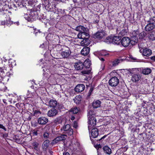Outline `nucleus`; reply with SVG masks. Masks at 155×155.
Returning <instances> with one entry per match:
<instances>
[{
  "mask_svg": "<svg viewBox=\"0 0 155 155\" xmlns=\"http://www.w3.org/2000/svg\"><path fill=\"white\" fill-rule=\"evenodd\" d=\"M85 88V86L84 84H78L75 87L74 90L76 92H81L83 91Z\"/></svg>",
  "mask_w": 155,
  "mask_h": 155,
  "instance_id": "obj_10",
  "label": "nucleus"
},
{
  "mask_svg": "<svg viewBox=\"0 0 155 155\" xmlns=\"http://www.w3.org/2000/svg\"><path fill=\"white\" fill-rule=\"evenodd\" d=\"M49 143L50 141L48 140H45L43 143L42 148L46 150L49 146Z\"/></svg>",
  "mask_w": 155,
  "mask_h": 155,
  "instance_id": "obj_28",
  "label": "nucleus"
},
{
  "mask_svg": "<svg viewBox=\"0 0 155 155\" xmlns=\"http://www.w3.org/2000/svg\"><path fill=\"white\" fill-rule=\"evenodd\" d=\"M57 105V101L55 100H51L49 102V106L51 107H55Z\"/></svg>",
  "mask_w": 155,
  "mask_h": 155,
  "instance_id": "obj_30",
  "label": "nucleus"
},
{
  "mask_svg": "<svg viewBox=\"0 0 155 155\" xmlns=\"http://www.w3.org/2000/svg\"><path fill=\"white\" fill-rule=\"evenodd\" d=\"M98 18V17H97V18L96 20H94V23H98L99 21L97 19V18Z\"/></svg>",
  "mask_w": 155,
  "mask_h": 155,
  "instance_id": "obj_52",
  "label": "nucleus"
},
{
  "mask_svg": "<svg viewBox=\"0 0 155 155\" xmlns=\"http://www.w3.org/2000/svg\"><path fill=\"white\" fill-rule=\"evenodd\" d=\"M37 121L39 124L44 125L48 122V120L47 118L44 117H42L39 118Z\"/></svg>",
  "mask_w": 155,
  "mask_h": 155,
  "instance_id": "obj_9",
  "label": "nucleus"
},
{
  "mask_svg": "<svg viewBox=\"0 0 155 155\" xmlns=\"http://www.w3.org/2000/svg\"><path fill=\"white\" fill-rule=\"evenodd\" d=\"M112 36H108L104 40V42L108 44L111 43L112 42Z\"/></svg>",
  "mask_w": 155,
  "mask_h": 155,
  "instance_id": "obj_34",
  "label": "nucleus"
},
{
  "mask_svg": "<svg viewBox=\"0 0 155 155\" xmlns=\"http://www.w3.org/2000/svg\"><path fill=\"white\" fill-rule=\"evenodd\" d=\"M127 32V30L126 29H123L119 32V35L121 36H124L125 35Z\"/></svg>",
  "mask_w": 155,
  "mask_h": 155,
  "instance_id": "obj_36",
  "label": "nucleus"
},
{
  "mask_svg": "<svg viewBox=\"0 0 155 155\" xmlns=\"http://www.w3.org/2000/svg\"><path fill=\"white\" fill-rule=\"evenodd\" d=\"M121 37L119 36L112 37V42L113 44L119 45L121 42Z\"/></svg>",
  "mask_w": 155,
  "mask_h": 155,
  "instance_id": "obj_12",
  "label": "nucleus"
},
{
  "mask_svg": "<svg viewBox=\"0 0 155 155\" xmlns=\"http://www.w3.org/2000/svg\"><path fill=\"white\" fill-rule=\"evenodd\" d=\"M100 60L103 61H104L105 60L103 58H101L100 59Z\"/></svg>",
  "mask_w": 155,
  "mask_h": 155,
  "instance_id": "obj_54",
  "label": "nucleus"
},
{
  "mask_svg": "<svg viewBox=\"0 0 155 155\" xmlns=\"http://www.w3.org/2000/svg\"><path fill=\"white\" fill-rule=\"evenodd\" d=\"M62 131H64L63 132L66 136H71L73 134V130L69 124H64L61 128Z\"/></svg>",
  "mask_w": 155,
  "mask_h": 155,
  "instance_id": "obj_1",
  "label": "nucleus"
},
{
  "mask_svg": "<svg viewBox=\"0 0 155 155\" xmlns=\"http://www.w3.org/2000/svg\"><path fill=\"white\" fill-rule=\"evenodd\" d=\"M14 5V6H15V4H14V5Z\"/></svg>",
  "mask_w": 155,
  "mask_h": 155,
  "instance_id": "obj_63",
  "label": "nucleus"
},
{
  "mask_svg": "<svg viewBox=\"0 0 155 155\" xmlns=\"http://www.w3.org/2000/svg\"><path fill=\"white\" fill-rule=\"evenodd\" d=\"M123 61V59H116L112 62V66H116L118 65L119 63Z\"/></svg>",
  "mask_w": 155,
  "mask_h": 155,
  "instance_id": "obj_27",
  "label": "nucleus"
},
{
  "mask_svg": "<svg viewBox=\"0 0 155 155\" xmlns=\"http://www.w3.org/2000/svg\"><path fill=\"white\" fill-rule=\"evenodd\" d=\"M151 69L148 68H146L142 69V73L145 75L149 74L151 72Z\"/></svg>",
  "mask_w": 155,
  "mask_h": 155,
  "instance_id": "obj_31",
  "label": "nucleus"
},
{
  "mask_svg": "<svg viewBox=\"0 0 155 155\" xmlns=\"http://www.w3.org/2000/svg\"><path fill=\"white\" fill-rule=\"evenodd\" d=\"M140 78V76L138 74H134L132 75L131 80L134 82H136L139 81Z\"/></svg>",
  "mask_w": 155,
  "mask_h": 155,
  "instance_id": "obj_25",
  "label": "nucleus"
},
{
  "mask_svg": "<svg viewBox=\"0 0 155 155\" xmlns=\"http://www.w3.org/2000/svg\"><path fill=\"white\" fill-rule=\"evenodd\" d=\"M150 39L153 41L155 40V31H152L149 36Z\"/></svg>",
  "mask_w": 155,
  "mask_h": 155,
  "instance_id": "obj_33",
  "label": "nucleus"
},
{
  "mask_svg": "<svg viewBox=\"0 0 155 155\" xmlns=\"http://www.w3.org/2000/svg\"><path fill=\"white\" fill-rule=\"evenodd\" d=\"M140 69L138 68H134L132 69H129L128 71L130 73L134 74H138V71Z\"/></svg>",
  "mask_w": 155,
  "mask_h": 155,
  "instance_id": "obj_23",
  "label": "nucleus"
},
{
  "mask_svg": "<svg viewBox=\"0 0 155 155\" xmlns=\"http://www.w3.org/2000/svg\"><path fill=\"white\" fill-rule=\"evenodd\" d=\"M77 31H79L80 32L83 31H88V29L87 28H85L83 26L79 25L76 27L75 29Z\"/></svg>",
  "mask_w": 155,
  "mask_h": 155,
  "instance_id": "obj_20",
  "label": "nucleus"
},
{
  "mask_svg": "<svg viewBox=\"0 0 155 155\" xmlns=\"http://www.w3.org/2000/svg\"><path fill=\"white\" fill-rule=\"evenodd\" d=\"M1 73L2 74V75H3V74L4 73V72L3 69L0 68V74H1Z\"/></svg>",
  "mask_w": 155,
  "mask_h": 155,
  "instance_id": "obj_51",
  "label": "nucleus"
},
{
  "mask_svg": "<svg viewBox=\"0 0 155 155\" xmlns=\"http://www.w3.org/2000/svg\"><path fill=\"white\" fill-rule=\"evenodd\" d=\"M154 80H155V77H154Z\"/></svg>",
  "mask_w": 155,
  "mask_h": 155,
  "instance_id": "obj_64",
  "label": "nucleus"
},
{
  "mask_svg": "<svg viewBox=\"0 0 155 155\" xmlns=\"http://www.w3.org/2000/svg\"><path fill=\"white\" fill-rule=\"evenodd\" d=\"M74 68L77 70H81L84 68V64L82 62L79 61L75 63Z\"/></svg>",
  "mask_w": 155,
  "mask_h": 155,
  "instance_id": "obj_13",
  "label": "nucleus"
},
{
  "mask_svg": "<svg viewBox=\"0 0 155 155\" xmlns=\"http://www.w3.org/2000/svg\"><path fill=\"white\" fill-rule=\"evenodd\" d=\"M107 136V135H105L103 137H102L100 139L98 140H97V141H100L101 140H102V139H104V138H105Z\"/></svg>",
  "mask_w": 155,
  "mask_h": 155,
  "instance_id": "obj_50",
  "label": "nucleus"
},
{
  "mask_svg": "<svg viewBox=\"0 0 155 155\" xmlns=\"http://www.w3.org/2000/svg\"><path fill=\"white\" fill-rule=\"evenodd\" d=\"M121 41L122 45L124 47L128 46L130 45V39L127 37L123 38Z\"/></svg>",
  "mask_w": 155,
  "mask_h": 155,
  "instance_id": "obj_8",
  "label": "nucleus"
},
{
  "mask_svg": "<svg viewBox=\"0 0 155 155\" xmlns=\"http://www.w3.org/2000/svg\"><path fill=\"white\" fill-rule=\"evenodd\" d=\"M43 137L45 139L48 138L49 137V134L48 132H45L43 134Z\"/></svg>",
  "mask_w": 155,
  "mask_h": 155,
  "instance_id": "obj_44",
  "label": "nucleus"
},
{
  "mask_svg": "<svg viewBox=\"0 0 155 155\" xmlns=\"http://www.w3.org/2000/svg\"><path fill=\"white\" fill-rule=\"evenodd\" d=\"M103 149L104 152L107 154L110 155L112 153L111 149L107 146L104 147Z\"/></svg>",
  "mask_w": 155,
  "mask_h": 155,
  "instance_id": "obj_22",
  "label": "nucleus"
},
{
  "mask_svg": "<svg viewBox=\"0 0 155 155\" xmlns=\"http://www.w3.org/2000/svg\"><path fill=\"white\" fill-rule=\"evenodd\" d=\"M28 21H30V20H29V19H28Z\"/></svg>",
  "mask_w": 155,
  "mask_h": 155,
  "instance_id": "obj_60",
  "label": "nucleus"
},
{
  "mask_svg": "<svg viewBox=\"0 0 155 155\" xmlns=\"http://www.w3.org/2000/svg\"><path fill=\"white\" fill-rule=\"evenodd\" d=\"M138 36L137 37L139 38V39H142L145 37V34L143 32H141L140 34H137Z\"/></svg>",
  "mask_w": 155,
  "mask_h": 155,
  "instance_id": "obj_41",
  "label": "nucleus"
},
{
  "mask_svg": "<svg viewBox=\"0 0 155 155\" xmlns=\"http://www.w3.org/2000/svg\"><path fill=\"white\" fill-rule=\"evenodd\" d=\"M133 34H134V36H132L131 38V39H130V44L132 45H134L138 42V38L137 35V34H139V32L138 31H134Z\"/></svg>",
  "mask_w": 155,
  "mask_h": 155,
  "instance_id": "obj_4",
  "label": "nucleus"
},
{
  "mask_svg": "<svg viewBox=\"0 0 155 155\" xmlns=\"http://www.w3.org/2000/svg\"><path fill=\"white\" fill-rule=\"evenodd\" d=\"M94 90V87H91L89 90L88 92V96H90L91 94Z\"/></svg>",
  "mask_w": 155,
  "mask_h": 155,
  "instance_id": "obj_45",
  "label": "nucleus"
},
{
  "mask_svg": "<svg viewBox=\"0 0 155 155\" xmlns=\"http://www.w3.org/2000/svg\"><path fill=\"white\" fill-rule=\"evenodd\" d=\"M32 145L34 149L36 150H37L38 149V143L37 142H34L32 143Z\"/></svg>",
  "mask_w": 155,
  "mask_h": 155,
  "instance_id": "obj_42",
  "label": "nucleus"
},
{
  "mask_svg": "<svg viewBox=\"0 0 155 155\" xmlns=\"http://www.w3.org/2000/svg\"><path fill=\"white\" fill-rule=\"evenodd\" d=\"M152 54V51L151 49L147 48L143 49V56L148 57L151 55Z\"/></svg>",
  "mask_w": 155,
  "mask_h": 155,
  "instance_id": "obj_15",
  "label": "nucleus"
},
{
  "mask_svg": "<svg viewBox=\"0 0 155 155\" xmlns=\"http://www.w3.org/2000/svg\"><path fill=\"white\" fill-rule=\"evenodd\" d=\"M90 44V41L88 38L83 39V40L81 42V44L82 46H88Z\"/></svg>",
  "mask_w": 155,
  "mask_h": 155,
  "instance_id": "obj_26",
  "label": "nucleus"
},
{
  "mask_svg": "<svg viewBox=\"0 0 155 155\" xmlns=\"http://www.w3.org/2000/svg\"><path fill=\"white\" fill-rule=\"evenodd\" d=\"M90 48L87 47H84L81 50V53L83 55H87L89 53Z\"/></svg>",
  "mask_w": 155,
  "mask_h": 155,
  "instance_id": "obj_18",
  "label": "nucleus"
},
{
  "mask_svg": "<svg viewBox=\"0 0 155 155\" xmlns=\"http://www.w3.org/2000/svg\"><path fill=\"white\" fill-rule=\"evenodd\" d=\"M99 134V131L97 129L94 128L92 129L91 135V137L93 138H95L97 137Z\"/></svg>",
  "mask_w": 155,
  "mask_h": 155,
  "instance_id": "obj_16",
  "label": "nucleus"
},
{
  "mask_svg": "<svg viewBox=\"0 0 155 155\" xmlns=\"http://www.w3.org/2000/svg\"><path fill=\"white\" fill-rule=\"evenodd\" d=\"M104 67H105L104 66L103 67V68H102L103 70L104 69Z\"/></svg>",
  "mask_w": 155,
  "mask_h": 155,
  "instance_id": "obj_59",
  "label": "nucleus"
},
{
  "mask_svg": "<svg viewBox=\"0 0 155 155\" xmlns=\"http://www.w3.org/2000/svg\"><path fill=\"white\" fill-rule=\"evenodd\" d=\"M88 123L89 124L88 127L89 129L90 128H91L92 127V126H95L97 120L95 117H88Z\"/></svg>",
  "mask_w": 155,
  "mask_h": 155,
  "instance_id": "obj_6",
  "label": "nucleus"
},
{
  "mask_svg": "<svg viewBox=\"0 0 155 155\" xmlns=\"http://www.w3.org/2000/svg\"><path fill=\"white\" fill-rule=\"evenodd\" d=\"M88 117H95V115L94 114V111L91 110H89L88 112Z\"/></svg>",
  "mask_w": 155,
  "mask_h": 155,
  "instance_id": "obj_40",
  "label": "nucleus"
},
{
  "mask_svg": "<svg viewBox=\"0 0 155 155\" xmlns=\"http://www.w3.org/2000/svg\"><path fill=\"white\" fill-rule=\"evenodd\" d=\"M14 24H15V23H16L17 24V25H18V24H19V22L18 21L17 22H14Z\"/></svg>",
  "mask_w": 155,
  "mask_h": 155,
  "instance_id": "obj_56",
  "label": "nucleus"
},
{
  "mask_svg": "<svg viewBox=\"0 0 155 155\" xmlns=\"http://www.w3.org/2000/svg\"><path fill=\"white\" fill-rule=\"evenodd\" d=\"M119 82V79L116 77L111 78L109 81V85L111 87H115L117 86Z\"/></svg>",
  "mask_w": 155,
  "mask_h": 155,
  "instance_id": "obj_3",
  "label": "nucleus"
},
{
  "mask_svg": "<svg viewBox=\"0 0 155 155\" xmlns=\"http://www.w3.org/2000/svg\"><path fill=\"white\" fill-rule=\"evenodd\" d=\"M83 64H84V68L86 69L89 68H90L91 64V62L90 61H85L84 62Z\"/></svg>",
  "mask_w": 155,
  "mask_h": 155,
  "instance_id": "obj_32",
  "label": "nucleus"
},
{
  "mask_svg": "<svg viewBox=\"0 0 155 155\" xmlns=\"http://www.w3.org/2000/svg\"><path fill=\"white\" fill-rule=\"evenodd\" d=\"M155 25L154 24L148 23V24L145 27V30L147 31H150L153 30L155 28Z\"/></svg>",
  "mask_w": 155,
  "mask_h": 155,
  "instance_id": "obj_17",
  "label": "nucleus"
},
{
  "mask_svg": "<svg viewBox=\"0 0 155 155\" xmlns=\"http://www.w3.org/2000/svg\"><path fill=\"white\" fill-rule=\"evenodd\" d=\"M61 118V117H58L55 118L51 123L53 124L54 125H58L62 123Z\"/></svg>",
  "mask_w": 155,
  "mask_h": 155,
  "instance_id": "obj_19",
  "label": "nucleus"
},
{
  "mask_svg": "<svg viewBox=\"0 0 155 155\" xmlns=\"http://www.w3.org/2000/svg\"><path fill=\"white\" fill-rule=\"evenodd\" d=\"M63 155H70V154L69 153L67 152L66 153H63Z\"/></svg>",
  "mask_w": 155,
  "mask_h": 155,
  "instance_id": "obj_53",
  "label": "nucleus"
},
{
  "mask_svg": "<svg viewBox=\"0 0 155 155\" xmlns=\"http://www.w3.org/2000/svg\"><path fill=\"white\" fill-rule=\"evenodd\" d=\"M101 103V101L99 100L94 101L92 103V107L94 108H97L100 107Z\"/></svg>",
  "mask_w": 155,
  "mask_h": 155,
  "instance_id": "obj_24",
  "label": "nucleus"
},
{
  "mask_svg": "<svg viewBox=\"0 0 155 155\" xmlns=\"http://www.w3.org/2000/svg\"><path fill=\"white\" fill-rule=\"evenodd\" d=\"M31 116L29 117H28V120H31Z\"/></svg>",
  "mask_w": 155,
  "mask_h": 155,
  "instance_id": "obj_58",
  "label": "nucleus"
},
{
  "mask_svg": "<svg viewBox=\"0 0 155 155\" xmlns=\"http://www.w3.org/2000/svg\"><path fill=\"white\" fill-rule=\"evenodd\" d=\"M3 101H4V103H5V101H4V100H3Z\"/></svg>",
  "mask_w": 155,
  "mask_h": 155,
  "instance_id": "obj_62",
  "label": "nucleus"
},
{
  "mask_svg": "<svg viewBox=\"0 0 155 155\" xmlns=\"http://www.w3.org/2000/svg\"><path fill=\"white\" fill-rule=\"evenodd\" d=\"M77 36L78 38L80 39H87L89 38L90 35L88 33V31H84L79 32L78 35Z\"/></svg>",
  "mask_w": 155,
  "mask_h": 155,
  "instance_id": "obj_5",
  "label": "nucleus"
},
{
  "mask_svg": "<svg viewBox=\"0 0 155 155\" xmlns=\"http://www.w3.org/2000/svg\"><path fill=\"white\" fill-rule=\"evenodd\" d=\"M33 112L34 114L32 115L36 117H38L41 114V112L38 110H35Z\"/></svg>",
  "mask_w": 155,
  "mask_h": 155,
  "instance_id": "obj_39",
  "label": "nucleus"
},
{
  "mask_svg": "<svg viewBox=\"0 0 155 155\" xmlns=\"http://www.w3.org/2000/svg\"><path fill=\"white\" fill-rule=\"evenodd\" d=\"M61 55L63 58H67L71 54V52L69 48L65 46L62 47L61 50Z\"/></svg>",
  "mask_w": 155,
  "mask_h": 155,
  "instance_id": "obj_2",
  "label": "nucleus"
},
{
  "mask_svg": "<svg viewBox=\"0 0 155 155\" xmlns=\"http://www.w3.org/2000/svg\"><path fill=\"white\" fill-rule=\"evenodd\" d=\"M12 24H13V22L11 21V19L9 17H8L7 19L6 20H5L3 21H2L1 22V24L2 25H6L8 26Z\"/></svg>",
  "mask_w": 155,
  "mask_h": 155,
  "instance_id": "obj_21",
  "label": "nucleus"
},
{
  "mask_svg": "<svg viewBox=\"0 0 155 155\" xmlns=\"http://www.w3.org/2000/svg\"><path fill=\"white\" fill-rule=\"evenodd\" d=\"M91 71L90 70L86 69L84 70H83L81 71V73L82 74L84 75L85 74H88L90 73Z\"/></svg>",
  "mask_w": 155,
  "mask_h": 155,
  "instance_id": "obj_38",
  "label": "nucleus"
},
{
  "mask_svg": "<svg viewBox=\"0 0 155 155\" xmlns=\"http://www.w3.org/2000/svg\"><path fill=\"white\" fill-rule=\"evenodd\" d=\"M73 127L75 128H77L78 127V123L77 122L75 121L73 124Z\"/></svg>",
  "mask_w": 155,
  "mask_h": 155,
  "instance_id": "obj_46",
  "label": "nucleus"
},
{
  "mask_svg": "<svg viewBox=\"0 0 155 155\" xmlns=\"http://www.w3.org/2000/svg\"><path fill=\"white\" fill-rule=\"evenodd\" d=\"M105 33L103 31H98L96 33L93 35V37L96 38L99 40H101L105 36Z\"/></svg>",
  "mask_w": 155,
  "mask_h": 155,
  "instance_id": "obj_7",
  "label": "nucleus"
},
{
  "mask_svg": "<svg viewBox=\"0 0 155 155\" xmlns=\"http://www.w3.org/2000/svg\"><path fill=\"white\" fill-rule=\"evenodd\" d=\"M101 54L102 56H106L108 54L107 52L105 50H102L101 52Z\"/></svg>",
  "mask_w": 155,
  "mask_h": 155,
  "instance_id": "obj_43",
  "label": "nucleus"
},
{
  "mask_svg": "<svg viewBox=\"0 0 155 155\" xmlns=\"http://www.w3.org/2000/svg\"><path fill=\"white\" fill-rule=\"evenodd\" d=\"M32 134V135L37 136L38 135V133L37 131H34L32 132V133H31Z\"/></svg>",
  "mask_w": 155,
  "mask_h": 155,
  "instance_id": "obj_49",
  "label": "nucleus"
},
{
  "mask_svg": "<svg viewBox=\"0 0 155 155\" xmlns=\"http://www.w3.org/2000/svg\"><path fill=\"white\" fill-rule=\"evenodd\" d=\"M65 139L66 138L64 137V135H62L61 136L57 137L55 139L53 140L52 143L53 144L56 143L60 141L65 140Z\"/></svg>",
  "mask_w": 155,
  "mask_h": 155,
  "instance_id": "obj_14",
  "label": "nucleus"
},
{
  "mask_svg": "<svg viewBox=\"0 0 155 155\" xmlns=\"http://www.w3.org/2000/svg\"><path fill=\"white\" fill-rule=\"evenodd\" d=\"M70 112H72L74 114H77L79 111L78 108L77 107H74L71 108L70 110Z\"/></svg>",
  "mask_w": 155,
  "mask_h": 155,
  "instance_id": "obj_35",
  "label": "nucleus"
},
{
  "mask_svg": "<svg viewBox=\"0 0 155 155\" xmlns=\"http://www.w3.org/2000/svg\"><path fill=\"white\" fill-rule=\"evenodd\" d=\"M82 100V97L80 95H78L76 96L73 99L74 102L77 104H79L81 103Z\"/></svg>",
  "mask_w": 155,
  "mask_h": 155,
  "instance_id": "obj_29",
  "label": "nucleus"
},
{
  "mask_svg": "<svg viewBox=\"0 0 155 155\" xmlns=\"http://www.w3.org/2000/svg\"><path fill=\"white\" fill-rule=\"evenodd\" d=\"M0 128L6 131V128L2 124H0Z\"/></svg>",
  "mask_w": 155,
  "mask_h": 155,
  "instance_id": "obj_47",
  "label": "nucleus"
},
{
  "mask_svg": "<svg viewBox=\"0 0 155 155\" xmlns=\"http://www.w3.org/2000/svg\"><path fill=\"white\" fill-rule=\"evenodd\" d=\"M58 113L57 110L54 108H53L48 111L47 115L49 117H53L56 116Z\"/></svg>",
  "mask_w": 155,
  "mask_h": 155,
  "instance_id": "obj_11",
  "label": "nucleus"
},
{
  "mask_svg": "<svg viewBox=\"0 0 155 155\" xmlns=\"http://www.w3.org/2000/svg\"><path fill=\"white\" fill-rule=\"evenodd\" d=\"M150 59L153 61H155V55L150 57Z\"/></svg>",
  "mask_w": 155,
  "mask_h": 155,
  "instance_id": "obj_48",
  "label": "nucleus"
},
{
  "mask_svg": "<svg viewBox=\"0 0 155 155\" xmlns=\"http://www.w3.org/2000/svg\"><path fill=\"white\" fill-rule=\"evenodd\" d=\"M91 141H92V143H94V140H93L91 138Z\"/></svg>",
  "mask_w": 155,
  "mask_h": 155,
  "instance_id": "obj_57",
  "label": "nucleus"
},
{
  "mask_svg": "<svg viewBox=\"0 0 155 155\" xmlns=\"http://www.w3.org/2000/svg\"><path fill=\"white\" fill-rule=\"evenodd\" d=\"M75 119V117L74 116H72L71 117V120H73Z\"/></svg>",
  "mask_w": 155,
  "mask_h": 155,
  "instance_id": "obj_55",
  "label": "nucleus"
},
{
  "mask_svg": "<svg viewBox=\"0 0 155 155\" xmlns=\"http://www.w3.org/2000/svg\"><path fill=\"white\" fill-rule=\"evenodd\" d=\"M148 23H151V24H155V17H153L150 18L149 20L147 21Z\"/></svg>",
  "mask_w": 155,
  "mask_h": 155,
  "instance_id": "obj_37",
  "label": "nucleus"
},
{
  "mask_svg": "<svg viewBox=\"0 0 155 155\" xmlns=\"http://www.w3.org/2000/svg\"><path fill=\"white\" fill-rule=\"evenodd\" d=\"M3 101H4V103H5V101H4V100H3Z\"/></svg>",
  "mask_w": 155,
  "mask_h": 155,
  "instance_id": "obj_61",
  "label": "nucleus"
}]
</instances>
